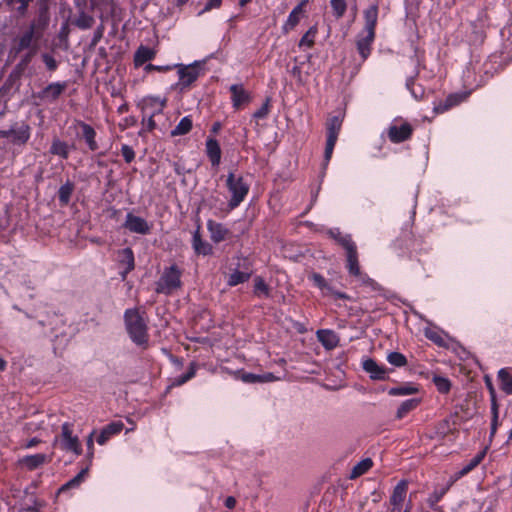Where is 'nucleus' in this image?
Masks as SVG:
<instances>
[{
	"mask_svg": "<svg viewBox=\"0 0 512 512\" xmlns=\"http://www.w3.org/2000/svg\"><path fill=\"white\" fill-rule=\"evenodd\" d=\"M124 322L130 339L137 346L146 349L148 346V327L143 314L137 308L127 309L124 313Z\"/></svg>",
	"mask_w": 512,
	"mask_h": 512,
	"instance_id": "f257e3e1",
	"label": "nucleus"
},
{
	"mask_svg": "<svg viewBox=\"0 0 512 512\" xmlns=\"http://www.w3.org/2000/svg\"><path fill=\"white\" fill-rule=\"evenodd\" d=\"M183 270L177 264H172L163 269L159 279L155 283V291L158 294L171 295L182 287Z\"/></svg>",
	"mask_w": 512,
	"mask_h": 512,
	"instance_id": "f03ea898",
	"label": "nucleus"
},
{
	"mask_svg": "<svg viewBox=\"0 0 512 512\" xmlns=\"http://www.w3.org/2000/svg\"><path fill=\"white\" fill-rule=\"evenodd\" d=\"M73 432L74 424L72 422H64L61 425V433L54 438L53 446L59 445L62 451L80 456L82 454V445L78 436L74 435Z\"/></svg>",
	"mask_w": 512,
	"mask_h": 512,
	"instance_id": "7ed1b4c3",
	"label": "nucleus"
},
{
	"mask_svg": "<svg viewBox=\"0 0 512 512\" xmlns=\"http://www.w3.org/2000/svg\"><path fill=\"white\" fill-rule=\"evenodd\" d=\"M226 187L231 194L228 202L230 209L237 208L246 198L249 193L250 186L244 180L243 176L236 175L234 172H229L226 179Z\"/></svg>",
	"mask_w": 512,
	"mask_h": 512,
	"instance_id": "20e7f679",
	"label": "nucleus"
},
{
	"mask_svg": "<svg viewBox=\"0 0 512 512\" xmlns=\"http://www.w3.org/2000/svg\"><path fill=\"white\" fill-rule=\"evenodd\" d=\"M166 106V99L157 96H146L142 98L138 107L141 109L142 115L156 116L163 112Z\"/></svg>",
	"mask_w": 512,
	"mask_h": 512,
	"instance_id": "39448f33",
	"label": "nucleus"
},
{
	"mask_svg": "<svg viewBox=\"0 0 512 512\" xmlns=\"http://www.w3.org/2000/svg\"><path fill=\"white\" fill-rule=\"evenodd\" d=\"M30 135V126L25 123L19 127L12 126L8 130H0V138H11V142L15 145L26 144L30 138Z\"/></svg>",
	"mask_w": 512,
	"mask_h": 512,
	"instance_id": "423d86ee",
	"label": "nucleus"
},
{
	"mask_svg": "<svg viewBox=\"0 0 512 512\" xmlns=\"http://www.w3.org/2000/svg\"><path fill=\"white\" fill-rule=\"evenodd\" d=\"M309 278L313 281V284L319 288L323 296H331L335 299H343L349 301L352 300L348 294L340 292L328 284L326 279L321 274L312 273Z\"/></svg>",
	"mask_w": 512,
	"mask_h": 512,
	"instance_id": "0eeeda50",
	"label": "nucleus"
},
{
	"mask_svg": "<svg viewBox=\"0 0 512 512\" xmlns=\"http://www.w3.org/2000/svg\"><path fill=\"white\" fill-rule=\"evenodd\" d=\"M175 67L178 68V86L181 90L189 88L199 77L200 71L196 65L175 64Z\"/></svg>",
	"mask_w": 512,
	"mask_h": 512,
	"instance_id": "6e6552de",
	"label": "nucleus"
},
{
	"mask_svg": "<svg viewBox=\"0 0 512 512\" xmlns=\"http://www.w3.org/2000/svg\"><path fill=\"white\" fill-rule=\"evenodd\" d=\"M412 132L413 128L408 122L398 124L395 120L388 128V138L392 143H401L408 140Z\"/></svg>",
	"mask_w": 512,
	"mask_h": 512,
	"instance_id": "1a4fd4ad",
	"label": "nucleus"
},
{
	"mask_svg": "<svg viewBox=\"0 0 512 512\" xmlns=\"http://www.w3.org/2000/svg\"><path fill=\"white\" fill-rule=\"evenodd\" d=\"M123 227L131 233L146 235L150 233L151 225L142 217L129 212L126 215Z\"/></svg>",
	"mask_w": 512,
	"mask_h": 512,
	"instance_id": "9d476101",
	"label": "nucleus"
},
{
	"mask_svg": "<svg viewBox=\"0 0 512 512\" xmlns=\"http://www.w3.org/2000/svg\"><path fill=\"white\" fill-rule=\"evenodd\" d=\"M253 271L250 266V264L244 260V263L241 265H238V268H236L234 271H232L227 279V285L230 287L237 286L238 284H242L247 282Z\"/></svg>",
	"mask_w": 512,
	"mask_h": 512,
	"instance_id": "9b49d317",
	"label": "nucleus"
},
{
	"mask_svg": "<svg viewBox=\"0 0 512 512\" xmlns=\"http://www.w3.org/2000/svg\"><path fill=\"white\" fill-rule=\"evenodd\" d=\"M52 460L51 455L44 453H37L32 455H26L18 460V465L26 468L29 471H33L44 464L49 463Z\"/></svg>",
	"mask_w": 512,
	"mask_h": 512,
	"instance_id": "f8f14e48",
	"label": "nucleus"
},
{
	"mask_svg": "<svg viewBox=\"0 0 512 512\" xmlns=\"http://www.w3.org/2000/svg\"><path fill=\"white\" fill-rule=\"evenodd\" d=\"M308 0H302L297 6H295L290 14L288 15L287 20L282 26L283 34L289 33L293 30L300 22L301 18L304 15V8L307 5Z\"/></svg>",
	"mask_w": 512,
	"mask_h": 512,
	"instance_id": "ddd939ff",
	"label": "nucleus"
},
{
	"mask_svg": "<svg viewBox=\"0 0 512 512\" xmlns=\"http://www.w3.org/2000/svg\"><path fill=\"white\" fill-rule=\"evenodd\" d=\"M363 370L369 374L372 380L388 379L387 369L383 365H379L374 359L366 358L362 361Z\"/></svg>",
	"mask_w": 512,
	"mask_h": 512,
	"instance_id": "4468645a",
	"label": "nucleus"
},
{
	"mask_svg": "<svg viewBox=\"0 0 512 512\" xmlns=\"http://www.w3.org/2000/svg\"><path fill=\"white\" fill-rule=\"evenodd\" d=\"M124 428L122 421H114L102 428L96 438L99 445H104L111 437L119 434Z\"/></svg>",
	"mask_w": 512,
	"mask_h": 512,
	"instance_id": "2eb2a0df",
	"label": "nucleus"
},
{
	"mask_svg": "<svg viewBox=\"0 0 512 512\" xmlns=\"http://www.w3.org/2000/svg\"><path fill=\"white\" fill-rule=\"evenodd\" d=\"M231 92V102L234 109H239L241 105L250 101V94L244 89L242 84H233L229 88Z\"/></svg>",
	"mask_w": 512,
	"mask_h": 512,
	"instance_id": "dca6fc26",
	"label": "nucleus"
},
{
	"mask_svg": "<svg viewBox=\"0 0 512 512\" xmlns=\"http://www.w3.org/2000/svg\"><path fill=\"white\" fill-rule=\"evenodd\" d=\"M192 248L197 255L208 256L213 253L212 245L203 240L198 227L192 234Z\"/></svg>",
	"mask_w": 512,
	"mask_h": 512,
	"instance_id": "f3484780",
	"label": "nucleus"
},
{
	"mask_svg": "<svg viewBox=\"0 0 512 512\" xmlns=\"http://www.w3.org/2000/svg\"><path fill=\"white\" fill-rule=\"evenodd\" d=\"M119 263L125 267L124 271L120 272L122 280H125L127 274L135 267L134 253L131 248L127 247L119 251Z\"/></svg>",
	"mask_w": 512,
	"mask_h": 512,
	"instance_id": "a211bd4d",
	"label": "nucleus"
},
{
	"mask_svg": "<svg viewBox=\"0 0 512 512\" xmlns=\"http://www.w3.org/2000/svg\"><path fill=\"white\" fill-rule=\"evenodd\" d=\"M408 483L406 480H401L394 487L393 492L390 496L389 505L392 507H398L402 509L403 502L407 495Z\"/></svg>",
	"mask_w": 512,
	"mask_h": 512,
	"instance_id": "6ab92c4d",
	"label": "nucleus"
},
{
	"mask_svg": "<svg viewBox=\"0 0 512 512\" xmlns=\"http://www.w3.org/2000/svg\"><path fill=\"white\" fill-rule=\"evenodd\" d=\"M375 34L370 32H364L359 35L357 40V50L362 57V60L365 61L371 53V45L374 41Z\"/></svg>",
	"mask_w": 512,
	"mask_h": 512,
	"instance_id": "aec40b11",
	"label": "nucleus"
},
{
	"mask_svg": "<svg viewBox=\"0 0 512 512\" xmlns=\"http://www.w3.org/2000/svg\"><path fill=\"white\" fill-rule=\"evenodd\" d=\"M207 229L210 233V238L214 243L224 241L229 234V230L223 224L213 220L207 221Z\"/></svg>",
	"mask_w": 512,
	"mask_h": 512,
	"instance_id": "412c9836",
	"label": "nucleus"
},
{
	"mask_svg": "<svg viewBox=\"0 0 512 512\" xmlns=\"http://www.w3.org/2000/svg\"><path fill=\"white\" fill-rule=\"evenodd\" d=\"M486 454V451H481L477 453L465 466H463L459 471H457L452 477H451V484L462 478L463 476L467 475L469 472H471L474 468H476L484 459Z\"/></svg>",
	"mask_w": 512,
	"mask_h": 512,
	"instance_id": "4be33fe9",
	"label": "nucleus"
},
{
	"mask_svg": "<svg viewBox=\"0 0 512 512\" xmlns=\"http://www.w3.org/2000/svg\"><path fill=\"white\" fill-rule=\"evenodd\" d=\"M66 88V83L54 82L47 85L40 93L39 97L49 101H55Z\"/></svg>",
	"mask_w": 512,
	"mask_h": 512,
	"instance_id": "5701e85b",
	"label": "nucleus"
},
{
	"mask_svg": "<svg viewBox=\"0 0 512 512\" xmlns=\"http://www.w3.org/2000/svg\"><path fill=\"white\" fill-rule=\"evenodd\" d=\"M317 338L319 342L328 350L334 349L339 344V337L333 330H318Z\"/></svg>",
	"mask_w": 512,
	"mask_h": 512,
	"instance_id": "b1692460",
	"label": "nucleus"
},
{
	"mask_svg": "<svg viewBox=\"0 0 512 512\" xmlns=\"http://www.w3.org/2000/svg\"><path fill=\"white\" fill-rule=\"evenodd\" d=\"M206 154L213 166H218L221 161V148L215 138L209 137L206 140Z\"/></svg>",
	"mask_w": 512,
	"mask_h": 512,
	"instance_id": "393cba45",
	"label": "nucleus"
},
{
	"mask_svg": "<svg viewBox=\"0 0 512 512\" xmlns=\"http://www.w3.org/2000/svg\"><path fill=\"white\" fill-rule=\"evenodd\" d=\"M77 125L82 130V135H83V138H84L88 148L91 151H96L98 149V144L96 142V132H95L94 128L91 125H89L83 121H78Z\"/></svg>",
	"mask_w": 512,
	"mask_h": 512,
	"instance_id": "a878e982",
	"label": "nucleus"
},
{
	"mask_svg": "<svg viewBox=\"0 0 512 512\" xmlns=\"http://www.w3.org/2000/svg\"><path fill=\"white\" fill-rule=\"evenodd\" d=\"M497 378L500 389L507 395H512V368L505 367L498 371Z\"/></svg>",
	"mask_w": 512,
	"mask_h": 512,
	"instance_id": "bb28decb",
	"label": "nucleus"
},
{
	"mask_svg": "<svg viewBox=\"0 0 512 512\" xmlns=\"http://www.w3.org/2000/svg\"><path fill=\"white\" fill-rule=\"evenodd\" d=\"M378 19V7L377 5H371L364 11V32H370L375 34V28Z\"/></svg>",
	"mask_w": 512,
	"mask_h": 512,
	"instance_id": "cd10ccee",
	"label": "nucleus"
},
{
	"mask_svg": "<svg viewBox=\"0 0 512 512\" xmlns=\"http://www.w3.org/2000/svg\"><path fill=\"white\" fill-rule=\"evenodd\" d=\"M156 51L150 47L141 45L134 54V64L136 67L142 66L146 62L154 59Z\"/></svg>",
	"mask_w": 512,
	"mask_h": 512,
	"instance_id": "c85d7f7f",
	"label": "nucleus"
},
{
	"mask_svg": "<svg viewBox=\"0 0 512 512\" xmlns=\"http://www.w3.org/2000/svg\"><path fill=\"white\" fill-rule=\"evenodd\" d=\"M346 268L350 276L361 271L357 247H350V250L346 251Z\"/></svg>",
	"mask_w": 512,
	"mask_h": 512,
	"instance_id": "c756f323",
	"label": "nucleus"
},
{
	"mask_svg": "<svg viewBox=\"0 0 512 512\" xmlns=\"http://www.w3.org/2000/svg\"><path fill=\"white\" fill-rule=\"evenodd\" d=\"M343 123V117L333 116L326 124L327 139L337 141Z\"/></svg>",
	"mask_w": 512,
	"mask_h": 512,
	"instance_id": "7c9ffc66",
	"label": "nucleus"
},
{
	"mask_svg": "<svg viewBox=\"0 0 512 512\" xmlns=\"http://www.w3.org/2000/svg\"><path fill=\"white\" fill-rule=\"evenodd\" d=\"M463 100L460 94H450L444 101L439 102L434 106V111L437 114L444 113L454 106H457Z\"/></svg>",
	"mask_w": 512,
	"mask_h": 512,
	"instance_id": "2f4dec72",
	"label": "nucleus"
},
{
	"mask_svg": "<svg viewBox=\"0 0 512 512\" xmlns=\"http://www.w3.org/2000/svg\"><path fill=\"white\" fill-rule=\"evenodd\" d=\"M35 39V24H31L30 27L20 36L18 40L17 52L32 47Z\"/></svg>",
	"mask_w": 512,
	"mask_h": 512,
	"instance_id": "473e14b6",
	"label": "nucleus"
},
{
	"mask_svg": "<svg viewBox=\"0 0 512 512\" xmlns=\"http://www.w3.org/2000/svg\"><path fill=\"white\" fill-rule=\"evenodd\" d=\"M49 152L52 155L61 157L62 159H67L69 157L70 147L65 141H62L59 138H54Z\"/></svg>",
	"mask_w": 512,
	"mask_h": 512,
	"instance_id": "72a5a7b5",
	"label": "nucleus"
},
{
	"mask_svg": "<svg viewBox=\"0 0 512 512\" xmlns=\"http://www.w3.org/2000/svg\"><path fill=\"white\" fill-rule=\"evenodd\" d=\"M329 235L335 239L346 251L350 250V247H356L350 235H344L338 228L331 229Z\"/></svg>",
	"mask_w": 512,
	"mask_h": 512,
	"instance_id": "f704fd0d",
	"label": "nucleus"
},
{
	"mask_svg": "<svg viewBox=\"0 0 512 512\" xmlns=\"http://www.w3.org/2000/svg\"><path fill=\"white\" fill-rule=\"evenodd\" d=\"M373 466V461L371 458H365L358 462L351 470L349 475L350 479H356L365 473H367Z\"/></svg>",
	"mask_w": 512,
	"mask_h": 512,
	"instance_id": "c9c22d12",
	"label": "nucleus"
},
{
	"mask_svg": "<svg viewBox=\"0 0 512 512\" xmlns=\"http://www.w3.org/2000/svg\"><path fill=\"white\" fill-rule=\"evenodd\" d=\"M193 127V120L190 115L183 117L171 131L172 136L186 135Z\"/></svg>",
	"mask_w": 512,
	"mask_h": 512,
	"instance_id": "e433bc0d",
	"label": "nucleus"
},
{
	"mask_svg": "<svg viewBox=\"0 0 512 512\" xmlns=\"http://www.w3.org/2000/svg\"><path fill=\"white\" fill-rule=\"evenodd\" d=\"M420 404V400L416 398H411L403 401L401 405L398 407L396 412V417L398 419H402L405 417L410 411L416 409Z\"/></svg>",
	"mask_w": 512,
	"mask_h": 512,
	"instance_id": "4c0bfd02",
	"label": "nucleus"
},
{
	"mask_svg": "<svg viewBox=\"0 0 512 512\" xmlns=\"http://www.w3.org/2000/svg\"><path fill=\"white\" fill-rule=\"evenodd\" d=\"M73 190L74 184L69 180L60 186L58 190V199L62 205H67L69 203Z\"/></svg>",
	"mask_w": 512,
	"mask_h": 512,
	"instance_id": "58836bf2",
	"label": "nucleus"
},
{
	"mask_svg": "<svg viewBox=\"0 0 512 512\" xmlns=\"http://www.w3.org/2000/svg\"><path fill=\"white\" fill-rule=\"evenodd\" d=\"M318 29L316 25L311 26L307 32L301 37L299 41V47H307L311 48L314 45L315 37L317 35Z\"/></svg>",
	"mask_w": 512,
	"mask_h": 512,
	"instance_id": "ea45409f",
	"label": "nucleus"
},
{
	"mask_svg": "<svg viewBox=\"0 0 512 512\" xmlns=\"http://www.w3.org/2000/svg\"><path fill=\"white\" fill-rule=\"evenodd\" d=\"M254 294L258 297H269L270 296V289L269 286L266 284L264 279L260 276H256L254 278Z\"/></svg>",
	"mask_w": 512,
	"mask_h": 512,
	"instance_id": "a19ab883",
	"label": "nucleus"
},
{
	"mask_svg": "<svg viewBox=\"0 0 512 512\" xmlns=\"http://www.w3.org/2000/svg\"><path fill=\"white\" fill-rule=\"evenodd\" d=\"M352 277L355 278L359 286L368 287L373 291L377 290L378 288L377 283L362 270L359 271V273L354 274Z\"/></svg>",
	"mask_w": 512,
	"mask_h": 512,
	"instance_id": "79ce46f5",
	"label": "nucleus"
},
{
	"mask_svg": "<svg viewBox=\"0 0 512 512\" xmlns=\"http://www.w3.org/2000/svg\"><path fill=\"white\" fill-rule=\"evenodd\" d=\"M88 471V467L82 469L76 476L70 479L67 483H65L60 489L59 492H64L71 488H77L84 481L85 475Z\"/></svg>",
	"mask_w": 512,
	"mask_h": 512,
	"instance_id": "37998d69",
	"label": "nucleus"
},
{
	"mask_svg": "<svg viewBox=\"0 0 512 512\" xmlns=\"http://www.w3.org/2000/svg\"><path fill=\"white\" fill-rule=\"evenodd\" d=\"M424 335L427 339L431 340L432 342L439 346L445 345V340L442 336L441 331L437 330L436 328L426 327L424 329Z\"/></svg>",
	"mask_w": 512,
	"mask_h": 512,
	"instance_id": "c03bdc74",
	"label": "nucleus"
},
{
	"mask_svg": "<svg viewBox=\"0 0 512 512\" xmlns=\"http://www.w3.org/2000/svg\"><path fill=\"white\" fill-rule=\"evenodd\" d=\"M330 5L336 19H340L344 16L347 9L346 0H330Z\"/></svg>",
	"mask_w": 512,
	"mask_h": 512,
	"instance_id": "a18cd8bd",
	"label": "nucleus"
},
{
	"mask_svg": "<svg viewBox=\"0 0 512 512\" xmlns=\"http://www.w3.org/2000/svg\"><path fill=\"white\" fill-rule=\"evenodd\" d=\"M418 392V388L412 385H405L400 387H393L389 390L391 396H405L412 395Z\"/></svg>",
	"mask_w": 512,
	"mask_h": 512,
	"instance_id": "49530a36",
	"label": "nucleus"
},
{
	"mask_svg": "<svg viewBox=\"0 0 512 512\" xmlns=\"http://www.w3.org/2000/svg\"><path fill=\"white\" fill-rule=\"evenodd\" d=\"M387 361L395 367H403L407 364V358L400 352H390L387 355Z\"/></svg>",
	"mask_w": 512,
	"mask_h": 512,
	"instance_id": "de8ad7c7",
	"label": "nucleus"
},
{
	"mask_svg": "<svg viewBox=\"0 0 512 512\" xmlns=\"http://www.w3.org/2000/svg\"><path fill=\"white\" fill-rule=\"evenodd\" d=\"M433 383L437 390L442 394H447L451 389V382L448 378L442 376H434Z\"/></svg>",
	"mask_w": 512,
	"mask_h": 512,
	"instance_id": "09e8293b",
	"label": "nucleus"
},
{
	"mask_svg": "<svg viewBox=\"0 0 512 512\" xmlns=\"http://www.w3.org/2000/svg\"><path fill=\"white\" fill-rule=\"evenodd\" d=\"M418 73H419V71H416L414 76H411V77L407 78V80H406V87L410 90L412 96L415 99H421L424 95V91L421 87H420L419 91H417L414 87L415 79H416Z\"/></svg>",
	"mask_w": 512,
	"mask_h": 512,
	"instance_id": "8fccbe9b",
	"label": "nucleus"
},
{
	"mask_svg": "<svg viewBox=\"0 0 512 512\" xmlns=\"http://www.w3.org/2000/svg\"><path fill=\"white\" fill-rule=\"evenodd\" d=\"M270 110V99L267 98L266 101L263 103V105L254 112L253 117L255 119H264L269 114Z\"/></svg>",
	"mask_w": 512,
	"mask_h": 512,
	"instance_id": "3c124183",
	"label": "nucleus"
},
{
	"mask_svg": "<svg viewBox=\"0 0 512 512\" xmlns=\"http://www.w3.org/2000/svg\"><path fill=\"white\" fill-rule=\"evenodd\" d=\"M121 154L126 163H131L135 159V151L127 144L122 145Z\"/></svg>",
	"mask_w": 512,
	"mask_h": 512,
	"instance_id": "603ef678",
	"label": "nucleus"
},
{
	"mask_svg": "<svg viewBox=\"0 0 512 512\" xmlns=\"http://www.w3.org/2000/svg\"><path fill=\"white\" fill-rule=\"evenodd\" d=\"M222 5V0H208L203 9L198 12V16L211 11L212 9H219Z\"/></svg>",
	"mask_w": 512,
	"mask_h": 512,
	"instance_id": "864d4df0",
	"label": "nucleus"
},
{
	"mask_svg": "<svg viewBox=\"0 0 512 512\" xmlns=\"http://www.w3.org/2000/svg\"><path fill=\"white\" fill-rule=\"evenodd\" d=\"M451 481L449 482V484L447 485V487L445 488H442L441 490H437L435 491L433 494H431L430 498H429V501H430V505H434L435 503L439 502L441 500V498L446 494V492L449 490L450 486H451Z\"/></svg>",
	"mask_w": 512,
	"mask_h": 512,
	"instance_id": "5fc2aeb1",
	"label": "nucleus"
},
{
	"mask_svg": "<svg viewBox=\"0 0 512 512\" xmlns=\"http://www.w3.org/2000/svg\"><path fill=\"white\" fill-rule=\"evenodd\" d=\"M41 504L35 499L32 500V504L23 503L19 509V512H40Z\"/></svg>",
	"mask_w": 512,
	"mask_h": 512,
	"instance_id": "6e6d98bb",
	"label": "nucleus"
},
{
	"mask_svg": "<svg viewBox=\"0 0 512 512\" xmlns=\"http://www.w3.org/2000/svg\"><path fill=\"white\" fill-rule=\"evenodd\" d=\"M42 59L48 70L55 71L57 69L58 63L52 55L44 53Z\"/></svg>",
	"mask_w": 512,
	"mask_h": 512,
	"instance_id": "4d7b16f0",
	"label": "nucleus"
},
{
	"mask_svg": "<svg viewBox=\"0 0 512 512\" xmlns=\"http://www.w3.org/2000/svg\"><path fill=\"white\" fill-rule=\"evenodd\" d=\"M337 141L334 140H326L325 152H324V160L328 163L332 157L333 150Z\"/></svg>",
	"mask_w": 512,
	"mask_h": 512,
	"instance_id": "13d9d810",
	"label": "nucleus"
},
{
	"mask_svg": "<svg viewBox=\"0 0 512 512\" xmlns=\"http://www.w3.org/2000/svg\"><path fill=\"white\" fill-rule=\"evenodd\" d=\"M154 117L155 116L142 115V124L147 131H152L156 127Z\"/></svg>",
	"mask_w": 512,
	"mask_h": 512,
	"instance_id": "bf43d9fd",
	"label": "nucleus"
},
{
	"mask_svg": "<svg viewBox=\"0 0 512 512\" xmlns=\"http://www.w3.org/2000/svg\"><path fill=\"white\" fill-rule=\"evenodd\" d=\"M96 434V430H93L89 436L87 437L86 439V445H87V452H88V456L90 458L93 457L94 455V436Z\"/></svg>",
	"mask_w": 512,
	"mask_h": 512,
	"instance_id": "052dcab7",
	"label": "nucleus"
},
{
	"mask_svg": "<svg viewBox=\"0 0 512 512\" xmlns=\"http://www.w3.org/2000/svg\"><path fill=\"white\" fill-rule=\"evenodd\" d=\"M173 68H175V65L158 66V65L148 64L145 69L146 70H156L159 72H165V71H170Z\"/></svg>",
	"mask_w": 512,
	"mask_h": 512,
	"instance_id": "680f3d73",
	"label": "nucleus"
},
{
	"mask_svg": "<svg viewBox=\"0 0 512 512\" xmlns=\"http://www.w3.org/2000/svg\"><path fill=\"white\" fill-rule=\"evenodd\" d=\"M261 377L262 376H260V375H256V374H252V373H247V374L244 375L243 379L246 382H253L254 383V382H259Z\"/></svg>",
	"mask_w": 512,
	"mask_h": 512,
	"instance_id": "e2e57ef3",
	"label": "nucleus"
},
{
	"mask_svg": "<svg viewBox=\"0 0 512 512\" xmlns=\"http://www.w3.org/2000/svg\"><path fill=\"white\" fill-rule=\"evenodd\" d=\"M91 22H92V18L85 17V18L79 20L77 24L80 28L86 29L91 26Z\"/></svg>",
	"mask_w": 512,
	"mask_h": 512,
	"instance_id": "0e129e2a",
	"label": "nucleus"
},
{
	"mask_svg": "<svg viewBox=\"0 0 512 512\" xmlns=\"http://www.w3.org/2000/svg\"><path fill=\"white\" fill-rule=\"evenodd\" d=\"M39 443H41V440L39 438H37V437H34V438H31L29 441H27V443H25L23 445V447L28 449V448L35 447Z\"/></svg>",
	"mask_w": 512,
	"mask_h": 512,
	"instance_id": "69168bd1",
	"label": "nucleus"
},
{
	"mask_svg": "<svg viewBox=\"0 0 512 512\" xmlns=\"http://www.w3.org/2000/svg\"><path fill=\"white\" fill-rule=\"evenodd\" d=\"M196 374V365L195 363H191L188 371L185 373L186 379H192Z\"/></svg>",
	"mask_w": 512,
	"mask_h": 512,
	"instance_id": "338daca9",
	"label": "nucleus"
},
{
	"mask_svg": "<svg viewBox=\"0 0 512 512\" xmlns=\"http://www.w3.org/2000/svg\"><path fill=\"white\" fill-rule=\"evenodd\" d=\"M224 504L228 509H233L236 506V499L233 496H229L225 499Z\"/></svg>",
	"mask_w": 512,
	"mask_h": 512,
	"instance_id": "774afa93",
	"label": "nucleus"
}]
</instances>
